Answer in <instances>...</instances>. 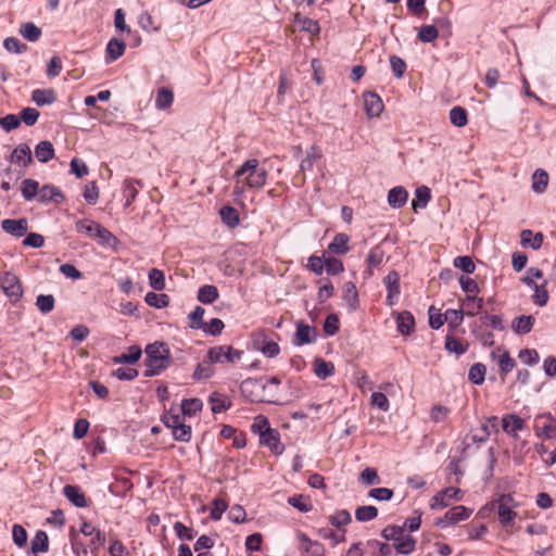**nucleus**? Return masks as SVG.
<instances>
[{"mask_svg":"<svg viewBox=\"0 0 556 556\" xmlns=\"http://www.w3.org/2000/svg\"><path fill=\"white\" fill-rule=\"evenodd\" d=\"M2 229L13 237H23L28 230V222L26 218L20 219H3L1 222Z\"/></svg>","mask_w":556,"mask_h":556,"instance_id":"nucleus-12","label":"nucleus"},{"mask_svg":"<svg viewBox=\"0 0 556 556\" xmlns=\"http://www.w3.org/2000/svg\"><path fill=\"white\" fill-rule=\"evenodd\" d=\"M349 236L345 233H337L332 242L328 245V251L332 254L344 255L349 252Z\"/></svg>","mask_w":556,"mask_h":556,"instance_id":"nucleus-23","label":"nucleus"},{"mask_svg":"<svg viewBox=\"0 0 556 556\" xmlns=\"http://www.w3.org/2000/svg\"><path fill=\"white\" fill-rule=\"evenodd\" d=\"M388 295L387 302L389 305L394 304V299L400 294V275L395 270H391L383 279Z\"/></svg>","mask_w":556,"mask_h":556,"instance_id":"nucleus-14","label":"nucleus"},{"mask_svg":"<svg viewBox=\"0 0 556 556\" xmlns=\"http://www.w3.org/2000/svg\"><path fill=\"white\" fill-rule=\"evenodd\" d=\"M254 346L267 357H276L280 352L278 343L267 340V337L264 333H260L257 336L254 340Z\"/></svg>","mask_w":556,"mask_h":556,"instance_id":"nucleus-15","label":"nucleus"},{"mask_svg":"<svg viewBox=\"0 0 556 556\" xmlns=\"http://www.w3.org/2000/svg\"><path fill=\"white\" fill-rule=\"evenodd\" d=\"M378 516V509L372 506H361L355 510V518L359 522L374 520Z\"/></svg>","mask_w":556,"mask_h":556,"instance_id":"nucleus-42","label":"nucleus"},{"mask_svg":"<svg viewBox=\"0 0 556 556\" xmlns=\"http://www.w3.org/2000/svg\"><path fill=\"white\" fill-rule=\"evenodd\" d=\"M454 266L466 274H472L476 269V265L472 258L468 255L457 256L454 258Z\"/></svg>","mask_w":556,"mask_h":556,"instance_id":"nucleus-54","label":"nucleus"},{"mask_svg":"<svg viewBox=\"0 0 556 556\" xmlns=\"http://www.w3.org/2000/svg\"><path fill=\"white\" fill-rule=\"evenodd\" d=\"M210 403L212 404V412L215 414L225 412L231 405L230 400L226 395L218 392L211 394Z\"/></svg>","mask_w":556,"mask_h":556,"instance_id":"nucleus-33","label":"nucleus"},{"mask_svg":"<svg viewBox=\"0 0 556 556\" xmlns=\"http://www.w3.org/2000/svg\"><path fill=\"white\" fill-rule=\"evenodd\" d=\"M438 36L439 30L434 25H425L418 33V39L422 42H433Z\"/></svg>","mask_w":556,"mask_h":556,"instance_id":"nucleus-50","label":"nucleus"},{"mask_svg":"<svg viewBox=\"0 0 556 556\" xmlns=\"http://www.w3.org/2000/svg\"><path fill=\"white\" fill-rule=\"evenodd\" d=\"M446 321L445 314H441L440 311L435 309L433 306L429 308V325L432 329L441 328Z\"/></svg>","mask_w":556,"mask_h":556,"instance_id":"nucleus-57","label":"nucleus"},{"mask_svg":"<svg viewBox=\"0 0 556 556\" xmlns=\"http://www.w3.org/2000/svg\"><path fill=\"white\" fill-rule=\"evenodd\" d=\"M351 520V514L346 509L338 510L329 517L330 523L337 528L349 525Z\"/></svg>","mask_w":556,"mask_h":556,"instance_id":"nucleus-51","label":"nucleus"},{"mask_svg":"<svg viewBox=\"0 0 556 556\" xmlns=\"http://www.w3.org/2000/svg\"><path fill=\"white\" fill-rule=\"evenodd\" d=\"M314 372L320 379H326L333 375L334 365L331 362H326L323 358H316L314 362Z\"/></svg>","mask_w":556,"mask_h":556,"instance_id":"nucleus-32","label":"nucleus"},{"mask_svg":"<svg viewBox=\"0 0 556 556\" xmlns=\"http://www.w3.org/2000/svg\"><path fill=\"white\" fill-rule=\"evenodd\" d=\"M39 193V184L34 179H25L22 182V194L26 200H31Z\"/></svg>","mask_w":556,"mask_h":556,"instance_id":"nucleus-49","label":"nucleus"},{"mask_svg":"<svg viewBox=\"0 0 556 556\" xmlns=\"http://www.w3.org/2000/svg\"><path fill=\"white\" fill-rule=\"evenodd\" d=\"M460 490L457 488H446L440 492H438L430 502L431 509H441L448 506V500H460L459 497Z\"/></svg>","mask_w":556,"mask_h":556,"instance_id":"nucleus-10","label":"nucleus"},{"mask_svg":"<svg viewBox=\"0 0 556 556\" xmlns=\"http://www.w3.org/2000/svg\"><path fill=\"white\" fill-rule=\"evenodd\" d=\"M450 121L456 127H464L468 123V115L464 108L454 106L450 111Z\"/></svg>","mask_w":556,"mask_h":556,"instance_id":"nucleus-41","label":"nucleus"},{"mask_svg":"<svg viewBox=\"0 0 556 556\" xmlns=\"http://www.w3.org/2000/svg\"><path fill=\"white\" fill-rule=\"evenodd\" d=\"M404 533V527L388 526L381 531V536L387 541H394V543Z\"/></svg>","mask_w":556,"mask_h":556,"instance_id":"nucleus-58","label":"nucleus"},{"mask_svg":"<svg viewBox=\"0 0 556 556\" xmlns=\"http://www.w3.org/2000/svg\"><path fill=\"white\" fill-rule=\"evenodd\" d=\"M55 299L52 294H40L36 299V306L42 314H48L53 311Z\"/></svg>","mask_w":556,"mask_h":556,"instance_id":"nucleus-45","label":"nucleus"},{"mask_svg":"<svg viewBox=\"0 0 556 556\" xmlns=\"http://www.w3.org/2000/svg\"><path fill=\"white\" fill-rule=\"evenodd\" d=\"M137 185H140L139 180L136 179H127L124 181V195L126 198L125 205L128 206L136 199L138 194Z\"/></svg>","mask_w":556,"mask_h":556,"instance_id":"nucleus-47","label":"nucleus"},{"mask_svg":"<svg viewBox=\"0 0 556 556\" xmlns=\"http://www.w3.org/2000/svg\"><path fill=\"white\" fill-rule=\"evenodd\" d=\"M247 175L244 184L249 188L260 189L267 180V170L264 167H260V162L256 159H250L243 163V165L235 173L237 178Z\"/></svg>","mask_w":556,"mask_h":556,"instance_id":"nucleus-2","label":"nucleus"},{"mask_svg":"<svg viewBox=\"0 0 556 556\" xmlns=\"http://www.w3.org/2000/svg\"><path fill=\"white\" fill-rule=\"evenodd\" d=\"M149 285L152 289L156 291H162L165 289V277L164 273L161 269L153 268L149 271Z\"/></svg>","mask_w":556,"mask_h":556,"instance_id":"nucleus-43","label":"nucleus"},{"mask_svg":"<svg viewBox=\"0 0 556 556\" xmlns=\"http://www.w3.org/2000/svg\"><path fill=\"white\" fill-rule=\"evenodd\" d=\"M288 503L303 513H307L312 509L311 502L303 495L291 496L288 498Z\"/></svg>","mask_w":556,"mask_h":556,"instance_id":"nucleus-56","label":"nucleus"},{"mask_svg":"<svg viewBox=\"0 0 556 556\" xmlns=\"http://www.w3.org/2000/svg\"><path fill=\"white\" fill-rule=\"evenodd\" d=\"M162 420L172 431L184 424L181 416L177 413H173L172 409L162 417Z\"/></svg>","mask_w":556,"mask_h":556,"instance_id":"nucleus-64","label":"nucleus"},{"mask_svg":"<svg viewBox=\"0 0 556 556\" xmlns=\"http://www.w3.org/2000/svg\"><path fill=\"white\" fill-rule=\"evenodd\" d=\"M38 200L42 203L54 202L58 204L64 200V195L56 187L46 185L39 189Z\"/></svg>","mask_w":556,"mask_h":556,"instance_id":"nucleus-19","label":"nucleus"},{"mask_svg":"<svg viewBox=\"0 0 556 556\" xmlns=\"http://www.w3.org/2000/svg\"><path fill=\"white\" fill-rule=\"evenodd\" d=\"M219 214L223 223L228 227L235 228L239 225V213L235 207L224 206L220 208Z\"/></svg>","mask_w":556,"mask_h":556,"instance_id":"nucleus-35","label":"nucleus"},{"mask_svg":"<svg viewBox=\"0 0 556 556\" xmlns=\"http://www.w3.org/2000/svg\"><path fill=\"white\" fill-rule=\"evenodd\" d=\"M472 510L465 506H455L448 509L443 518H440L435 521V525L440 528H445L447 526L457 523L462 520H466L470 517Z\"/></svg>","mask_w":556,"mask_h":556,"instance_id":"nucleus-7","label":"nucleus"},{"mask_svg":"<svg viewBox=\"0 0 556 556\" xmlns=\"http://www.w3.org/2000/svg\"><path fill=\"white\" fill-rule=\"evenodd\" d=\"M11 162L28 166L33 162L30 148L26 143L18 144L11 154Z\"/></svg>","mask_w":556,"mask_h":556,"instance_id":"nucleus-18","label":"nucleus"},{"mask_svg":"<svg viewBox=\"0 0 556 556\" xmlns=\"http://www.w3.org/2000/svg\"><path fill=\"white\" fill-rule=\"evenodd\" d=\"M144 300L149 306L155 308H164L169 304V298L165 293L148 292Z\"/></svg>","mask_w":556,"mask_h":556,"instance_id":"nucleus-37","label":"nucleus"},{"mask_svg":"<svg viewBox=\"0 0 556 556\" xmlns=\"http://www.w3.org/2000/svg\"><path fill=\"white\" fill-rule=\"evenodd\" d=\"M543 239L541 232L533 233L530 229H525L520 233V243L523 248L531 247L533 250H538L542 247Z\"/></svg>","mask_w":556,"mask_h":556,"instance_id":"nucleus-22","label":"nucleus"},{"mask_svg":"<svg viewBox=\"0 0 556 556\" xmlns=\"http://www.w3.org/2000/svg\"><path fill=\"white\" fill-rule=\"evenodd\" d=\"M241 392L251 402H264L266 401L263 396L265 390V383L257 379H247L241 383Z\"/></svg>","mask_w":556,"mask_h":556,"instance_id":"nucleus-8","label":"nucleus"},{"mask_svg":"<svg viewBox=\"0 0 556 556\" xmlns=\"http://www.w3.org/2000/svg\"><path fill=\"white\" fill-rule=\"evenodd\" d=\"M298 538L306 553H311L313 556L324 555L325 548L320 543L312 541L305 533H299Z\"/></svg>","mask_w":556,"mask_h":556,"instance_id":"nucleus-27","label":"nucleus"},{"mask_svg":"<svg viewBox=\"0 0 556 556\" xmlns=\"http://www.w3.org/2000/svg\"><path fill=\"white\" fill-rule=\"evenodd\" d=\"M80 532L86 536L92 538L91 545L96 548L102 546L105 542V538L102 532L88 521H84L81 523Z\"/></svg>","mask_w":556,"mask_h":556,"instance_id":"nucleus-20","label":"nucleus"},{"mask_svg":"<svg viewBox=\"0 0 556 556\" xmlns=\"http://www.w3.org/2000/svg\"><path fill=\"white\" fill-rule=\"evenodd\" d=\"M204 308L201 306H197L192 313L189 314V318L191 320L190 327L193 329H202L205 325L203 321Z\"/></svg>","mask_w":556,"mask_h":556,"instance_id":"nucleus-59","label":"nucleus"},{"mask_svg":"<svg viewBox=\"0 0 556 556\" xmlns=\"http://www.w3.org/2000/svg\"><path fill=\"white\" fill-rule=\"evenodd\" d=\"M22 36L29 41H37L41 36V30L34 23H25L21 28Z\"/></svg>","mask_w":556,"mask_h":556,"instance_id":"nucleus-52","label":"nucleus"},{"mask_svg":"<svg viewBox=\"0 0 556 556\" xmlns=\"http://www.w3.org/2000/svg\"><path fill=\"white\" fill-rule=\"evenodd\" d=\"M486 368L481 363L473 364L468 372V379L475 384H481L484 382Z\"/></svg>","mask_w":556,"mask_h":556,"instance_id":"nucleus-44","label":"nucleus"},{"mask_svg":"<svg viewBox=\"0 0 556 556\" xmlns=\"http://www.w3.org/2000/svg\"><path fill=\"white\" fill-rule=\"evenodd\" d=\"M383 257L384 253L379 247L371 249L367 257L369 269L371 270V268L378 267L382 263Z\"/></svg>","mask_w":556,"mask_h":556,"instance_id":"nucleus-63","label":"nucleus"},{"mask_svg":"<svg viewBox=\"0 0 556 556\" xmlns=\"http://www.w3.org/2000/svg\"><path fill=\"white\" fill-rule=\"evenodd\" d=\"M147 369L144 377H152L161 374L170 364V353L163 342H154L146 348Z\"/></svg>","mask_w":556,"mask_h":556,"instance_id":"nucleus-1","label":"nucleus"},{"mask_svg":"<svg viewBox=\"0 0 556 556\" xmlns=\"http://www.w3.org/2000/svg\"><path fill=\"white\" fill-rule=\"evenodd\" d=\"M445 349L448 352L460 355L467 351V345H464L463 342L458 338H455L453 336H447L446 340H445Z\"/></svg>","mask_w":556,"mask_h":556,"instance_id":"nucleus-53","label":"nucleus"},{"mask_svg":"<svg viewBox=\"0 0 556 556\" xmlns=\"http://www.w3.org/2000/svg\"><path fill=\"white\" fill-rule=\"evenodd\" d=\"M459 283L462 289L468 295H477L480 291L478 283L472 278L462 276L459 278Z\"/></svg>","mask_w":556,"mask_h":556,"instance_id":"nucleus-62","label":"nucleus"},{"mask_svg":"<svg viewBox=\"0 0 556 556\" xmlns=\"http://www.w3.org/2000/svg\"><path fill=\"white\" fill-rule=\"evenodd\" d=\"M96 228L94 236L99 238L100 243L102 244H111L112 242H116L117 239L112 235L110 230L102 227L100 224L98 226H93Z\"/></svg>","mask_w":556,"mask_h":556,"instance_id":"nucleus-61","label":"nucleus"},{"mask_svg":"<svg viewBox=\"0 0 556 556\" xmlns=\"http://www.w3.org/2000/svg\"><path fill=\"white\" fill-rule=\"evenodd\" d=\"M212 364L213 363H210V361L207 363L203 362V363L199 364L197 369L193 372V378L197 380H201V379H207V378L212 377L214 374V370L211 366Z\"/></svg>","mask_w":556,"mask_h":556,"instance_id":"nucleus-60","label":"nucleus"},{"mask_svg":"<svg viewBox=\"0 0 556 556\" xmlns=\"http://www.w3.org/2000/svg\"><path fill=\"white\" fill-rule=\"evenodd\" d=\"M49 549V540L45 531H38L31 540L33 553H46Z\"/></svg>","mask_w":556,"mask_h":556,"instance_id":"nucleus-40","label":"nucleus"},{"mask_svg":"<svg viewBox=\"0 0 556 556\" xmlns=\"http://www.w3.org/2000/svg\"><path fill=\"white\" fill-rule=\"evenodd\" d=\"M396 326H397V330L402 334H405V336L410 334L415 328L414 316L407 311H403V312L399 313L396 316Z\"/></svg>","mask_w":556,"mask_h":556,"instance_id":"nucleus-21","label":"nucleus"},{"mask_svg":"<svg viewBox=\"0 0 556 556\" xmlns=\"http://www.w3.org/2000/svg\"><path fill=\"white\" fill-rule=\"evenodd\" d=\"M126 50V45L123 40L112 38L106 46V56L109 61H115L121 58Z\"/></svg>","mask_w":556,"mask_h":556,"instance_id":"nucleus-31","label":"nucleus"},{"mask_svg":"<svg viewBox=\"0 0 556 556\" xmlns=\"http://www.w3.org/2000/svg\"><path fill=\"white\" fill-rule=\"evenodd\" d=\"M503 431L513 439H519V431L526 428V420L516 414H507L502 418Z\"/></svg>","mask_w":556,"mask_h":556,"instance_id":"nucleus-9","label":"nucleus"},{"mask_svg":"<svg viewBox=\"0 0 556 556\" xmlns=\"http://www.w3.org/2000/svg\"><path fill=\"white\" fill-rule=\"evenodd\" d=\"M242 353V351L235 350L232 346L219 345L208 350L207 359H210V363H220L224 359L233 363L241 358Z\"/></svg>","mask_w":556,"mask_h":556,"instance_id":"nucleus-5","label":"nucleus"},{"mask_svg":"<svg viewBox=\"0 0 556 556\" xmlns=\"http://www.w3.org/2000/svg\"><path fill=\"white\" fill-rule=\"evenodd\" d=\"M548 185V175L544 169H536L532 175V189L542 193Z\"/></svg>","mask_w":556,"mask_h":556,"instance_id":"nucleus-39","label":"nucleus"},{"mask_svg":"<svg viewBox=\"0 0 556 556\" xmlns=\"http://www.w3.org/2000/svg\"><path fill=\"white\" fill-rule=\"evenodd\" d=\"M325 270L328 275L336 276L344 271V265L336 257H327L325 258Z\"/></svg>","mask_w":556,"mask_h":556,"instance_id":"nucleus-55","label":"nucleus"},{"mask_svg":"<svg viewBox=\"0 0 556 556\" xmlns=\"http://www.w3.org/2000/svg\"><path fill=\"white\" fill-rule=\"evenodd\" d=\"M364 106L369 117H378L383 111V102L375 92H365L363 94Z\"/></svg>","mask_w":556,"mask_h":556,"instance_id":"nucleus-11","label":"nucleus"},{"mask_svg":"<svg viewBox=\"0 0 556 556\" xmlns=\"http://www.w3.org/2000/svg\"><path fill=\"white\" fill-rule=\"evenodd\" d=\"M141 353H142V351L139 346L131 345V346H129L127 353H124L119 356H115L113 358V361L116 364H122V363L134 364L140 358Z\"/></svg>","mask_w":556,"mask_h":556,"instance_id":"nucleus-38","label":"nucleus"},{"mask_svg":"<svg viewBox=\"0 0 556 556\" xmlns=\"http://www.w3.org/2000/svg\"><path fill=\"white\" fill-rule=\"evenodd\" d=\"M316 339V331L314 328L304 323H299L294 337L295 345H304L314 342Z\"/></svg>","mask_w":556,"mask_h":556,"instance_id":"nucleus-17","label":"nucleus"},{"mask_svg":"<svg viewBox=\"0 0 556 556\" xmlns=\"http://www.w3.org/2000/svg\"><path fill=\"white\" fill-rule=\"evenodd\" d=\"M496 504L500 522L505 527L510 526L517 517V513L513 510V507L515 506V500L513 495H501L496 501Z\"/></svg>","mask_w":556,"mask_h":556,"instance_id":"nucleus-4","label":"nucleus"},{"mask_svg":"<svg viewBox=\"0 0 556 556\" xmlns=\"http://www.w3.org/2000/svg\"><path fill=\"white\" fill-rule=\"evenodd\" d=\"M219 296L218 290L213 285H205L198 291V300L203 304H210L216 301Z\"/></svg>","mask_w":556,"mask_h":556,"instance_id":"nucleus-34","label":"nucleus"},{"mask_svg":"<svg viewBox=\"0 0 556 556\" xmlns=\"http://www.w3.org/2000/svg\"><path fill=\"white\" fill-rule=\"evenodd\" d=\"M31 100L41 106L55 102L56 96L53 89H36L31 92Z\"/></svg>","mask_w":556,"mask_h":556,"instance_id":"nucleus-29","label":"nucleus"},{"mask_svg":"<svg viewBox=\"0 0 556 556\" xmlns=\"http://www.w3.org/2000/svg\"><path fill=\"white\" fill-rule=\"evenodd\" d=\"M174 101V93L169 88L162 87L157 90L155 106L159 110H165L172 105Z\"/></svg>","mask_w":556,"mask_h":556,"instance_id":"nucleus-36","label":"nucleus"},{"mask_svg":"<svg viewBox=\"0 0 556 556\" xmlns=\"http://www.w3.org/2000/svg\"><path fill=\"white\" fill-rule=\"evenodd\" d=\"M534 321L533 316L521 315L513 320L511 328L518 334H526L532 330Z\"/></svg>","mask_w":556,"mask_h":556,"instance_id":"nucleus-25","label":"nucleus"},{"mask_svg":"<svg viewBox=\"0 0 556 556\" xmlns=\"http://www.w3.org/2000/svg\"><path fill=\"white\" fill-rule=\"evenodd\" d=\"M416 540L409 534H402L394 543V548L399 554L408 555L414 552Z\"/></svg>","mask_w":556,"mask_h":556,"instance_id":"nucleus-30","label":"nucleus"},{"mask_svg":"<svg viewBox=\"0 0 556 556\" xmlns=\"http://www.w3.org/2000/svg\"><path fill=\"white\" fill-rule=\"evenodd\" d=\"M323 153L319 147L312 146L307 151L305 157L300 163V168L302 172L312 170L314 168L315 162L321 159Z\"/></svg>","mask_w":556,"mask_h":556,"instance_id":"nucleus-26","label":"nucleus"},{"mask_svg":"<svg viewBox=\"0 0 556 556\" xmlns=\"http://www.w3.org/2000/svg\"><path fill=\"white\" fill-rule=\"evenodd\" d=\"M407 198L408 193L403 187H394L388 193V203L393 208H400L405 205Z\"/></svg>","mask_w":556,"mask_h":556,"instance_id":"nucleus-24","label":"nucleus"},{"mask_svg":"<svg viewBox=\"0 0 556 556\" xmlns=\"http://www.w3.org/2000/svg\"><path fill=\"white\" fill-rule=\"evenodd\" d=\"M534 431L539 438H556V421L552 414L540 415L535 418Z\"/></svg>","mask_w":556,"mask_h":556,"instance_id":"nucleus-6","label":"nucleus"},{"mask_svg":"<svg viewBox=\"0 0 556 556\" xmlns=\"http://www.w3.org/2000/svg\"><path fill=\"white\" fill-rule=\"evenodd\" d=\"M0 287L11 303L18 302L23 296V287L18 277L10 271L0 277Z\"/></svg>","mask_w":556,"mask_h":556,"instance_id":"nucleus-3","label":"nucleus"},{"mask_svg":"<svg viewBox=\"0 0 556 556\" xmlns=\"http://www.w3.org/2000/svg\"><path fill=\"white\" fill-rule=\"evenodd\" d=\"M202 401L199 399L184 400L181 403V412L184 416H193L202 409Z\"/></svg>","mask_w":556,"mask_h":556,"instance_id":"nucleus-46","label":"nucleus"},{"mask_svg":"<svg viewBox=\"0 0 556 556\" xmlns=\"http://www.w3.org/2000/svg\"><path fill=\"white\" fill-rule=\"evenodd\" d=\"M35 155L41 163H47L54 157V148L50 141H40L35 148Z\"/></svg>","mask_w":556,"mask_h":556,"instance_id":"nucleus-28","label":"nucleus"},{"mask_svg":"<svg viewBox=\"0 0 556 556\" xmlns=\"http://www.w3.org/2000/svg\"><path fill=\"white\" fill-rule=\"evenodd\" d=\"M416 200L413 201V208L417 212L418 207H425L430 200V189L426 186L416 189Z\"/></svg>","mask_w":556,"mask_h":556,"instance_id":"nucleus-48","label":"nucleus"},{"mask_svg":"<svg viewBox=\"0 0 556 556\" xmlns=\"http://www.w3.org/2000/svg\"><path fill=\"white\" fill-rule=\"evenodd\" d=\"M260 441L263 445H266L270 451L279 455L283 452V445L280 443L279 432L275 429L264 430L261 433Z\"/></svg>","mask_w":556,"mask_h":556,"instance_id":"nucleus-13","label":"nucleus"},{"mask_svg":"<svg viewBox=\"0 0 556 556\" xmlns=\"http://www.w3.org/2000/svg\"><path fill=\"white\" fill-rule=\"evenodd\" d=\"M63 493L65 497L73 503L76 507H87L88 502L85 496V493L81 491V489L78 485H72L67 484L63 489Z\"/></svg>","mask_w":556,"mask_h":556,"instance_id":"nucleus-16","label":"nucleus"}]
</instances>
